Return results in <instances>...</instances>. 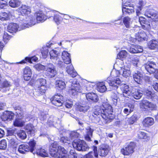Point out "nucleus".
I'll list each match as a JSON object with an SVG mask.
<instances>
[{
    "label": "nucleus",
    "mask_w": 158,
    "mask_h": 158,
    "mask_svg": "<svg viewBox=\"0 0 158 158\" xmlns=\"http://www.w3.org/2000/svg\"><path fill=\"white\" fill-rule=\"evenodd\" d=\"M109 151V146L106 144H103L101 145L99 148L98 155L101 156H105L108 154Z\"/></svg>",
    "instance_id": "15"
},
{
    "label": "nucleus",
    "mask_w": 158,
    "mask_h": 158,
    "mask_svg": "<svg viewBox=\"0 0 158 158\" xmlns=\"http://www.w3.org/2000/svg\"><path fill=\"white\" fill-rule=\"evenodd\" d=\"M145 94L148 98L151 99H153L155 96L156 95V94L154 93H153L152 92L149 91H147L146 92Z\"/></svg>",
    "instance_id": "55"
},
{
    "label": "nucleus",
    "mask_w": 158,
    "mask_h": 158,
    "mask_svg": "<svg viewBox=\"0 0 158 158\" xmlns=\"http://www.w3.org/2000/svg\"><path fill=\"white\" fill-rule=\"evenodd\" d=\"M50 58L52 61L59 68H64V63L60 59V55L59 52L52 50L49 52Z\"/></svg>",
    "instance_id": "6"
},
{
    "label": "nucleus",
    "mask_w": 158,
    "mask_h": 158,
    "mask_svg": "<svg viewBox=\"0 0 158 158\" xmlns=\"http://www.w3.org/2000/svg\"><path fill=\"white\" fill-rule=\"evenodd\" d=\"M9 3L10 6L12 7H18L20 4V2L19 0H11Z\"/></svg>",
    "instance_id": "47"
},
{
    "label": "nucleus",
    "mask_w": 158,
    "mask_h": 158,
    "mask_svg": "<svg viewBox=\"0 0 158 158\" xmlns=\"http://www.w3.org/2000/svg\"><path fill=\"white\" fill-rule=\"evenodd\" d=\"M73 105V104L72 103V102H69V101L65 103V106L67 108H71L72 107V106Z\"/></svg>",
    "instance_id": "64"
},
{
    "label": "nucleus",
    "mask_w": 158,
    "mask_h": 158,
    "mask_svg": "<svg viewBox=\"0 0 158 158\" xmlns=\"http://www.w3.org/2000/svg\"><path fill=\"white\" fill-rule=\"evenodd\" d=\"M62 58L64 61L63 63H64V67L66 66L65 64H67L71 62L70 54L67 52L64 51L62 52Z\"/></svg>",
    "instance_id": "17"
},
{
    "label": "nucleus",
    "mask_w": 158,
    "mask_h": 158,
    "mask_svg": "<svg viewBox=\"0 0 158 158\" xmlns=\"http://www.w3.org/2000/svg\"><path fill=\"white\" fill-rule=\"evenodd\" d=\"M87 99L90 101H92L94 102L98 101V99L97 95L94 93H88L86 94Z\"/></svg>",
    "instance_id": "23"
},
{
    "label": "nucleus",
    "mask_w": 158,
    "mask_h": 158,
    "mask_svg": "<svg viewBox=\"0 0 158 158\" xmlns=\"http://www.w3.org/2000/svg\"><path fill=\"white\" fill-rule=\"evenodd\" d=\"M92 148L93 151L89 152L86 155V158H98V153L97 152V147L95 146H93Z\"/></svg>",
    "instance_id": "18"
},
{
    "label": "nucleus",
    "mask_w": 158,
    "mask_h": 158,
    "mask_svg": "<svg viewBox=\"0 0 158 158\" xmlns=\"http://www.w3.org/2000/svg\"><path fill=\"white\" fill-rule=\"evenodd\" d=\"M52 45V44H51L50 45H47L46 47L43 48L41 52L44 58H45L47 57L48 52V48H50Z\"/></svg>",
    "instance_id": "33"
},
{
    "label": "nucleus",
    "mask_w": 158,
    "mask_h": 158,
    "mask_svg": "<svg viewBox=\"0 0 158 158\" xmlns=\"http://www.w3.org/2000/svg\"><path fill=\"white\" fill-rule=\"evenodd\" d=\"M120 86L123 88V95L124 97H127L131 96L136 99H139L141 98L143 95L142 91L136 89H133L131 91L129 90V87L126 84L121 83Z\"/></svg>",
    "instance_id": "4"
},
{
    "label": "nucleus",
    "mask_w": 158,
    "mask_h": 158,
    "mask_svg": "<svg viewBox=\"0 0 158 158\" xmlns=\"http://www.w3.org/2000/svg\"><path fill=\"white\" fill-rule=\"evenodd\" d=\"M14 116V114L12 112L6 111L1 116V118L3 121H10Z\"/></svg>",
    "instance_id": "16"
},
{
    "label": "nucleus",
    "mask_w": 158,
    "mask_h": 158,
    "mask_svg": "<svg viewBox=\"0 0 158 158\" xmlns=\"http://www.w3.org/2000/svg\"><path fill=\"white\" fill-rule=\"evenodd\" d=\"M135 148V144L133 143H131L125 148L122 149L121 152L124 155L128 156L134 152Z\"/></svg>",
    "instance_id": "12"
},
{
    "label": "nucleus",
    "mask_w": 158,
    "mask_h": 158,
    "mask_svg": "<svg viewBox=\"0 0 158 158\" xmlns=\"http://www.w3.org/2000/svg\"><path fill=\"white\" fill-rule=\"evenodd\" d=\"M72 143L74 148L78 151H85L89 149L86 142L79 139H74Z\"/></svg>",
    "instance_id": "7"
},
{
    "label": "nucleus",
    "mask_w": 158,
    "mask_h": 158,
    "mask_svg": "<svg viewBox=\"0 0 158 158\" xmlns=\"http://www.w3.org/2000/svg\"><path fill=\"white\" fill-rule=\"evenodd\" d=\"M27 22L24 23L23 26L22 25V26L20 28L17 23H10L8 26L7 29L9 32L12 33H15L18 31H20L22 29L28 27L29 26H31L35 24L36 21L35 18H31L30 21H27Z\"/></svg>",
    "instance_id": "3"
},
{
    "label": "nucleus",
    "mask_w": 158,
    "mask_h": 158,
    "mask_svg": "<svg viewBox=\"0 0 158 158\" xmlns=\"http://www.w3.org/2000/svg\"><path fill=\"white\" fill-rule=\"evenodd\" d=\"M55 118H50L48 121V124L50 126H52L53 125L55 121L54 120L55 119Z\"/></svg>",
    "instance_id": "62"
},
{
    "label": "nucleus",
    "mask_w": 158,
    "mask_h": 158,
    "mask_svg": "<svg viewBox=\"0 0 158 158\" xmlns=\"http://www.w3.org/2000/svg\"><path fill=\"white\" fill-rule=\"evenodd\" d=\"M38 60V58L35 56H33L31 57H26L25 58V60H23L21 61V64H23L26 63V61L31 63L32 61L36 62Z\"/></svg>",
    "instance_id": "42"
},
{
    "label": "nucleus",
    "mask_w": 158,
    "mask_h": 158,
    "mask_svg": "<svg viewBox=\"0 0 158 158\" xmlns=\"http://www.w3.org/2000/svg\"><path fill=\"white\" fill-rule=\"evenodd\" d=\"M131 59L133 63L135 65H137V64L139 61L138 57L136 56H132Z\"/></svg>",
    "instance_id": "57"
},
{
    "label": "nucleus",
    "mask_w": 158,
    "mask_h": 158,
    "mask_svg": "<svg viewBox=\"0 0 158 158\" xmlns=\"http://www.w3.org/2000/svg\"><path fill=\"white\" fill-rule=\"evenodd\" d=\"M145 15L148 18H151L153 21L158 22V12L153 9H150L147 10Z\"/></svg>",
    "instance_id": "10"
},
{
    "label": "nucleus",
    "mask_w": 158,
    "mask_h": 158,
    "mask_svg": "<svg viewBox=\"0 0 158 158\" xmlns=\"http://www.w3.org/2000/svg\"><path fill=\"white\" fill-rule=\"evenodd\" d=\"M6 148V142L5 140L0 141V149H5Z\"/></svg>",
    "instance_id": "56"
},
{
    "label": "nucleus",
    "mask_w": 158,
    "mask_h": 158,
    "mask_svg": "<svg viewBox=\"0 0 158 158\" xmlns=\"http://www.w3.org/2000/svg\"><path fill=\"white\" fill-rule=\"evenodd\" d=\"M94 131V130L91 129L89 127H87L86 128V134L89 135H92V133Z\"/></svg>",
    "instance_id": "61"
},
{
    "label": "nucleus",
    "mask_w": 158,
    "mask_h": 158,
    "mask_svg": "<svg viewBox=\"0 0 158 158\" xmlns=\"http://www.w3.org/2000/svg\"><path fill=\"white\" fill-rule=\"evenodd\" d=\"M138 137L141 139H147L148 136L146 134L142 131H140L138 132L137 134Z\"/></svg>",
    "instance_id": "51"
},
{
    "label": "nucleus",
    "mask_w": 158,
    "mask_h": 158,
    "mask_svg": "<svg viewBox=\"0 0 158 158\" xmlns=\"http://www.w3.org/2000/svg\"><path fill=\"white\" fill-rule=\"evenodd\" d=\"M79 134L76 131H73L71 132L70 134L69 137L72 141L73 139L79 137Z\"/></svg>",
    "instance_id": "52"
},
{
    "label": "nucleus",
    "mask_w": 158,
    "mask_h": 158,
    "mask_svg": "<svg viewBox=\"0 0 158 158\" xmlns=\"http://www.w3.org/2000/svg\"><path fill=\"white\" fill-rule=\"evenodd\" d=\"M45 73L49 78H52L54 77L56 74V69L46 70Z\"/></svg>",
    "instance_id": "32"
},
{
    "label": "nucleus",
    "mask_w": 158,
    "mask_h": 158,
    "mask_svg": "<svg viewBox=\"0 0 158 158\" xmlns=\"http://www.w3.org/2000/svg\"><path fill=\"white\" fill-rule=\"evenodd\" d=\"M140 108L144 111L154 110L156 109V104L147 100H143L140 103Z\"/></svg>",
    "instance_id": "8"
},
{
    "label": "nucleus",
    "mask_w": 158,
    "mask_h": 158,
    "mask_svg": "<svg viewBox=\"0 0 158 158\" xmlns=\"http://www.w3.org/2000/svg\"><path fill=\"white\" fill-rule=\"evenodd\" d=\"M123 23L127 28H129L131 24V19L128 16L126 17L123 19Z\"/></svg>",
    "instance_id": "34"
},
{
    "label": "nucleus",
    "mask_w": 158,
    "mask_h": 158,
    "mask_svg": "<svg viewBox=\"0 0 158 158\" xmlns=\"http://www.w3.org/2000/svg\"><path fill=\"white\" fill-rule=\"evenodd\" d=\"M37 88L35 90V91L34 93L35 95L37 96H39L40 94H44L46 91V87L45 86L40 87V86H37Z\"/></svg>",
    "instance_id": "27"
},
{
    "label": "nucleus",
    "mask_w": 158,
    "mask_h": 158,
    "mask_svg": "<svg viewBox=\"0 0 158 158\" xmlns=\"http://www.w3.org/2000/svg\"><path fill=\"white\" fill-rule=\"evenodd\" d=\"M29 146L26 144H23L19 145L18 148V151L22 154H25L30 152Z\"/></svg>",
    "instance_id": "22"
},
{
    "label": "nucleus",
    "mask_w": 158,
    "mask_h": 158,
    "mask_svg": "<svg viewBox=\"0 0 158 158\" xmlns=\"http://www.w3.org/2000/svg\"><path fill=\"white\" fill-rule=\"evenodd\" d=\"M127 56V51L124 50H123L120 51L118 55V57L120 59L126 58Z\"/></svg>",
    "instance_id": "50"
},
{
    "label": "nucleus",
    "mask_w": 158,
    "mask_h": 158,
    "mask_svg": "<svg viewBox=\"0 0 158 158\" xmlns=\"http://www.w3.org/2000/svg\"><path fill=\"white\" fill-rule=\"evenodd\" d=\"M25 129L28 134L31 135L34 134L35 127L32 124H28L25 127Z\"/></svg>",
    "instance_id": "35"
},
{
    "label": "nucleus",
    "mask_w": 158,
    "mask_h": 158,
    "mask_svg": "<svg viewBox=\"0 0 158 158\" xmlns=\"http://www.w3.org/2000/svg\"><path fill=\"white\" fill-rule=\"evenodd\" d=\"M142 28L144 29H149L151 28L150 22L146 20L142 25Z\"/></svg>",
    "instance_id": "53"
},
{
    "label": "nucleus",
    "mask_w": 158,
    "mask_h": 158,
    "mask_svg": "<svg viewBox=\"0 0 158 158\" xmlns=\"http://www.w3.org/2000/svg\"><path fill=\"white\" fill-rule=\"evenodd\" d=\"M128 50L132 53H136L143 52V50L142 48L139 45L132 46L128 48Z\"/></svg>",
    "instance_id": "19"
},
{
    "label": "nucleus",
    "mask_w": 158,
    "mask_h": 158,
    "mask_svg": "<svg viewBox=\"0 0 158 158\" xmlns=\"http://www.w3.org/2000/svg\"><path fill=\"white\" fill-rule=\"evenodd\" d=\"M154 123V120L153 118L149 117L145 118L143 122V125L147 127L152 125Z\"/></svg>",
    "instance_id": "26"
},
{
    "label": "nucleus",
    "mask_w": 158,
    "mask_h": 158,
    "mask_svg": "<svg viewBox=\"0 0 158 158\" xmlns=\"http://www.w3.org/2000/svg\"><path fill=\"white\" fill-rule=\"evenodd\" d=\"M89 108V106L86 104L79 105L77 107V109L78 110L84 113L87 111Z\"/></svg>",
    "instance_id": "30"
},
{
    "label": "nucleus",
    "mask_w": 158,
    "mask_h": 158,
    "mask_svg": "<svg viewBox=\"0 0 158 158\" xmlns=\"http://www.w3.org/2000/svg\"><path fill=\"white\" fill-rule=\"evenodd\" d=\"M45 70L56 69L54 65L50 63L48 64L47 65L45 66Z\"/></svg>",
    "instance_id": "59"
},
{
    "label": "nucleus",
    "mask_w": 158,
    "mask_h": 158,
    "mask_svg": "<svg viewBox=\"0 0 158 158\" xmlns=\"http://www.w3.org/2000/svg\"><path fill=\"white\" fill-rule=\"evenodd\" d=\"M122 3V11L123 14H130L134 12V8L133 5L128 3L127 1L126 2L123 1Z\"/></svg>",
    "instance_id": "11"
},
{
    "label": "nucleus",
    "mask_w": 158,
    "mask_h": 158,
    "mask_svg": "<svg viewBox=\"0 0 158 158\" xmlns=\"http://www.w3.org/2000/svg\"><path fill=\"white\" fill-rule=\"evenodd\" d=\"M117 72L118 73L122 74L123 77H129L131 74V72L129 70L123 68H122L119 71Z\"/></svg>",
    "instance_id": "29"
},
{
    "label": "nucleus",
    "mask_w": 158,
    "mask_h": 158,
    "mask_svg": "<svg viewBox=\"0 0 158 158\" xmlns=\"http://www.w3.org/2000/svg\"><path fill=\"white\" fill-rule=\"evenodd\" d=\"M109 79V78H108L104 83L102 82L98 84L97 89L98 91L103 93L106 90L107 88L105 84V83L106 84V82L108 83L110 86L114 87V89H117L118 86H120L122 83L118 78L116 77L112 81H110Z\"/></svg>",
    "instance_id": "5"
},
{
    "label": "nucleus",
    "mask_w": 158,
    "mask_h": 158,
    "mask_svg": "<svg viewBox=\"0 0 158 158\" xmlns=\"http://www.w3.org/2000/svg\"><path fill=\"white\" fill-rule=\"evenodd\" d=\"M60 141L64 144H65L66 145L67 144H69L71 142V139L69 137H68L67 136H63L60 139Z\"/></svg>",
    "instance_id": "48"
},
{
    "label": "nucleus",
    "mask_w": 158,
    "mask_h": 158,
    "mask_svg": "<svg viewBox=\"0 0 158 158\" xmlns=\"http://www.w3.org/2000/svg\"><path fill=\"white\" fill-rule=\"evenodd\" d=\"M11 37V36L8 34L6 32H5L3 35V39L5 42H6L7 41L9 40Z\"/></svg>",
    "instance_id": "60"
},
{
    "label": "nucleus",
    "mask_w": 158,
    "mask_h": 158,
    "mask_svg": "<svg viewBox=\"0 0 158 158\" xmlns=\"http://www.w3.org/2000/svg\"><path fill=\"white\" fill-rule=\"evenodd\" d=\"M46 115L44 113L42 112L41 113V115L40 116V118L41 120L44 121L46 119Z\"/></svg>",
    "instance_id": "63"
},
{
    "label": "nucleus",
    "mask_w": 158,
    "mask_h": 158,
    "mask_svg": "<svg viewBox=\"0 0 158 158\" xmlns=\"http://www.w3.org/2000/svg\"><path fill=\"white\" fill-rule=\"evenodd\" d=\"M70 82L71 83V87L69 91L70 93L75 95L76 92L80 91V86L79 82L75 79H71Z\"/></svg>",
    "instance_id": "9"
},
{
    "label": "nucleus",
    "mask_w": 158,
    "mask_h": 158,
    "mask_svg": "<svg viewBox=\"0 0 158 158\" xmlns=\"http://www.w3.org/2000/svg\"><path fill=\"white\" fill-rule=\"evenodd\" d=\"M112 106L109 105H103L102 106H95L92 114L95 123L99 122L102 118L105 120V123H108L114 118Z\"/></svg>",
    "instance_id": "1"
},
{
    "label": "nucleus",
    "mask_w": 158,
    "mask_h": 158,
    "mask_svg": "<svg viewBox=\"0 0 158 158\" xmlns=\"http://www.w3.org/2000/svg\"><path fill=\"white\" fill-rule=\"evenodd\" d=\"M77 154L74 150H71L69 152V154L68 156V158H77Z\"/></svg>",
    "instance_id": "54"
},
{
    "label": "nucleus",
    "mask_w": 158,
    "mask_h": 158,
    "mask_svg": "<svg viewBox=\"0 0 158 158\" xmlns=\"http://www.w3.org/2000/svg\"><path fill=\"white\" fill-rule=\"evenodd\" d=\"M23 74L24 80L28 81L30 79L31 75V71L29 67H27L24 68Z\"/></svg>",
    "instance_id": "25"
},
{
    "label": "nucleus",
    "mask_w": 158,
    "mask_h": 158,
    "mask_svg": "<svg viewBox=\"0 0 158 158\" xmlns=\"http://www.w3.org/2000/svg\"><path fill=\"white\" fill-rule=\"evenodd\" d=\"M133 76L135 81L137 83L139 84L143 76V73L140 71H136L135 72Z\"/></svg>",
    "instance_id": "24"
},
{
    "label": "nucleus",
    "mask_w": 158,
    "mask_h": 158,
    "mask_svg": "<svg viewBox=\"0 0 158 158\" xmlns=\"http://www.w3.org/2000/svg\"><path fill=\"white\" fill-rule=\"evenodd\" d=\"M46 83V81L45 79L42 78H39L36 81L35 84L37 86L42 87L43 86H45Z\"/></svg>",
    "instance_id": "37"
},
{
    "label": "nucleus",
    "mask_w": 158,
    "mask_h": 158,
    "mask_svg": "<svg viewBox=\"0 0 158 158\" xmlns=\"http://www.w3.org/2000/svg\"><path fill=\"white\" fill-rule=\"evenodd\" d=\"M17 135L18 137L22 139H24L27 137L26 132L23 130L18 131L17 132Z\"/></svg>",
    "instance_id": "45"
},
{
    "label": "nucleus",
    "mask_w": 158,
    "mask_h": 158,
    "mask_svg": "<svg viewBox=\"0 0 158 158\" xmlns=\"http://www.w3.org/2000/svg\"><path fill=\"white\" fill-rule=\"evenodd\" d=\"M148 45L150 49H154L158 48V42L155 40H152L148 42Z\"/></svg>",
    "instance_id": "31"
},
{
    "label": "nucleus",
    "mask_w": 158,
    "mask_h": 158,
    "mask_svg": "<svg viewBox=\"0 0 158 158\" xmlns=\"http://www.w3.org/2000/svg\"><path fill=\"white\" fill-rule=\"evenodd\" d=\"M19 10L23 15H28L31 12V9L30 8L26 5L22 6L21 7L19 8Z\"/></svg>",
    "instance_id": "28"
},
{
    "label": "nucleus",
    "mask_w": 158,
    "mask_h": 158,
    "mask_svg": "<svg viewBox=\"0 0 158 158\" xmlns=\"http://www.w3.org/2000/svg\"><path fill=\"white\" fill-rule=\"evenodd\" d=\"M56 87L61 89H64L65 86V82L61 80H56Z\"/></svg>",
    "instance_id": "44"
},
{
    "label": "nucleus",
    "mask_w": 158,
    "mask_h": 158,
    "mask_svg": "<svg viewBox=\"0 0 158 158\" xmlns=\"http://www.w3.org/2000/svg\"><path fill=\"white\" fill-rule=\"evenodd\" d=\"M36 154L43 157H47L48 155L46 151L42 148L37 150L36 151Z\"/></svg>",
    "instance_id": "41"
},
{
    "label": "nucleus",
    "mask_w": 158,
    "mask_h": 158,
    "mask_svg": "<svg viewBox=\"0 0 158 158\" xmlns=\"http://www.w3.org/2000/svg\"><path fill=\"white\" fill-rule=\"evenodd\" d=\"M36 144V141L34 139H31L30 140L29 142V146L30 152H31L33 153V154H34L33 152L35 150Z\"/></svg>",
    "instance_id": "38"
},
{
    "label": "nucleus",
    "mask_w": 158,
    "mask_h": 158,
    "mask_svg": "<svg viewBox=\"0 0 158 158\" xmlns=\"http://www.w3.org/2000/svg\"><path fill=\"white\" fill-rule=\"evenodd\" d=\"M138 114L137 113H135L133 115L129 118V123L132 124L135 122L139 119Z\"/></svg>",
    "instance_id": "36"
},
{
    "label": "nucleus",
    "mask_w": 158,
    "mask_h": 158,
    "mask_svg": "<svg viewBox=\"0 0 158 158\" xmlns=\"http://www.w3.org/2000/svg\"><path fill=\"white\" fill-rule=\"evenodd\" d=\"M135 39L139 41H141L145 40L147 35L145 32L142 31L138 32L135 34Z\"/></svg>",
    "instance_id": "21"
},
{
    "label": "nucleus",
    "mask_w": 158,
    "mask_h": 158,
    "mask_svg": "<svg viewBox=\"0 0 158 158\" xmlns=\"http://www.w3.org/2000/svg\"><path fill=\"white\" fill-rule=\"evenodd\" d=\"M11 86V83L7 80L2 81L0 83V86L2 88H8Z\"/></svg>",
    "instance_id": "49"
},
{
    "label": "nucleus",
    "mask_w": 158,
    "mask_h": 158,
    "mask_svg": "<svg viewBox=\"0 0 158 158\" xmlns=\"http://www.w3.org/2000/svg\"><path fill=\"white\" fill-rule=\"evenodd\" d=\"M69 64V65L67 66L66 67V71L71 77H75L77 74V73L73 69V65L70 63Z\"/></svg>",
    "instance_id": "20"
},
{
    "label": "nucleus",
    "mask_w": 158,
    "mask_h": 158,
    "mask_svg": "<svg viewBox=\"0 0 158 158\" xmlns=\"http://www.w3.org/2000/svg\"><path fill=\"white\" fill-rule=\"evenodd\" d=\"M51 156L57 158H67V151L61 146H58L55 144H52L49 148Z\"/></svg>",
    "instance_id": "2"
},
{
    "label": "nucleus",
    "mask_w": 158,
    "mask_h": 158,
    "mask_svg": "<svg viewBox=\"0 0 158 158\" xmlns=\"http://www.w3.org/2000/svg\"><path fill=\"white\" fill-rule=\"evenodd\" d=\"M47 18L45 15L41 12H38L36 14V20L39 21H44Z\"/></svg>",
    "instance_id": "39"
},
{
    "label": "nucleus",
    "mask_w": 158,
    "mask_h": 158,
    "mask_svg": "<svg viewBox=\"0 0 158 158\" xmlns=\"http://www.w3.org/2000/svg\"><path fill=\"white\" fill-rule=\"evenodd\" d=\"M24 122L21 119L19 118H16L14 122V124L15 126L22 127L23 126Z\"/></svg>",
    "instance_id": "46"
},
{
    "label": "nucleus",
    "mask_w": 158,
    "mask_h": 158,
    "mask_svg": "<svg viewBox=\"0 0 158 158\" xmlns=\"http://www.w3.org/2000/svg\"><path fill=\"white\" fill-rule=\"evenodd\" d=\"M56 12L55 11H51L50 12L49 14H51V15H54V20L57 24H58L60 23V17L58 14H55V13Z\"/></svg>",
    "instance_id": "40"
},
{
    "label": "nucleus",
    "mask_w": 158,
    "mask_h": 158,
    "mask_svg": "<svg viewBox=\"0 0 158 158\" xmlns=\"http://www.w3.org/2000/svg\"><path fill=\"white\" fill-rule=\"evenodd\" d=\"M146 70L150 73H155L156 70V66L155 63L150 62L147 63L144 65Z\"/></svg>",
    "instance_id": "14"
},
{
    "label": "nucleus",
    "mask_w": 158,
    "mask_h": 158,
    "mask_svg": "<svg viewBox=\"0 0 158 158\" xmlns=\"http://www.w3.org/2000/svg\"><path fill=\"white\" fill-rule=\"evenodd\" d=\"M10 14L6 12H2L0 13V20L3 21L9 19Z\"/></svg>",
    "instance_id": "43"
},
{
    "label": "nucleus",
    "mask_w": 158,
    "mask_h": 158,
    "mask_svg": "<svg viewBox=\"0 0 158 158\" xmlns=\"http://www.w3.org/2000/svg\"><path fill=\"white\" fill-rule=\"evenodd\" d=\"M35 68L38 71L45 70V67L40 64H37L35 66Z\"/></svg>",
    "instance_id": "58"
},
{
    "label": "nucleus",
    "mask_w": 158,
    "mask_h": 158,
    "mask_svg": "<svg viewBox=\"0 0 158 158\" xmlns=\"http://www.w3.org/2000/svg\"><path fill=\"white\" fill-rule=\"evenodd\" d=\"M52 103L57 106H62L64 102V98L62 96L59 94L55 95L52 100Z\"/></svg>",
    "instance_id": "13"
}]
</instances>
